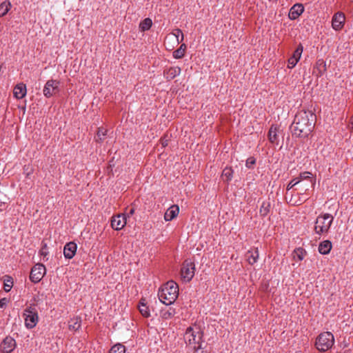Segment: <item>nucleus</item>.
<instances>
[{
    "label": "nucleus",
    "mask_w": 353,
    "mask_h": 353,
    "mask_svg": "<svg viewBox=\"0 0 353 353\" xmlns=\"http://www.w3.org/2000/svg\"><path fill=\"white\" fill-rule=\"evenodd\" d=\"M202 337L203 333L196 326L188 327L183 336L185 343L193 347L194 353H199Z\"/></svg>",
    "instance_id": "4"
},
{
    "label": "nucleus",
    "mask_w": 353,
    "mask_h": 353,
    "mask_svg": "<svg viewBox=\"0 0 353 353\" xmlns=\"http://www.w3.org/2000/svg\"><path fill=\"white\" fill-rule=\"evenodd\" d=\"M259 256L258 248H255L254 250H249L246 254L248 262L250 265L254 264Z\"/></svg>",
    "instance_id": "19"
},
{
    "label": "nucleus",
    "mask_w": 353,
    "mask_h": 353,
    "mask_svg": "<svg viewBox=\"0 0 353 353\" xmlns=\"http://www.w3.org/2000/svg\"><path fill=\"white\" fill-rule=\"evenodd\" d=\"M186 50L185 44L183 43L178 48V59H180L184 56L185 52Z\"/></svg>",
    "instance_id": "36"
},
{
    "label": "nucleus",
    "mask_w": 353,
    "mask_h": 353,
    "mask_svg": "<svg viewBox=\"0 0 353 353\" xmlns=\"http://www.w3.org/2000/svg\"><path fill=\"white\" fill-rule=\"evenodd\" d=\"M126 225V218L125 215L118 214L112 218L111 226L115 230H121Z\"/></svg>",
    "instance_id": "12"
},
{
    "label": "nucleus",
    "mask_w": 353,
    "mask_h": 353,
    "mask_svg": "<svg viewBox=\"0 0 353 353\" xmlns=\"http://www.w3.org/2000/svg\"><path fill=\"white\" fill-rule=\"evenodd\" d=\"M164 75L168 80H172L176 76V70L174 68H170L164 72Z\"/></svg>",
    "instance_id": "31"
},
{
    "label": "nucleus",
    "mask_w": 353,
    "mask_h": 353,
    "mask_svg": "<svg viewBox=\"0 0 353 353\" xmlns=\"http://www.w3.org/2000/svg\"><path fill=\"white\" fill-rule=\"evenodd\" d=\"M316 65L317 68L320 70V75L323 74V73L326 70V64L325 61L322 59H319L317 61Z\"/></svg>",
    "instance_id": "35"
},
{
    "label": "nucleus",
    "mask_w": 353,
    "mask_h": 353,
    "mask_svg": "<svg viewBox=\"0 0 353 353\" xmlns=\"http://www.w3.org/2000/svg\"><path fill=\"white\" fill-rule=\"evenodd\" d=\"M307 252L303 248H297L293 252V257L296 260L302 261L305 258Z\"/></svg>",
    "instance_id": "23"
},
{
    "label": "nucleus",
    "mask_w": 353,
    "mask_h": 353,
    "mask_svg": "<svg viewBox=\"0 0 353 353\" xmlns=\"http://www.w3.org/2000/svg\"><path fill=\"white\" fill-rule=\"evenodd\" d=\"M177 210H178V213H179V206H178Z\"/></svg>",
    "instance_id": "50"
},
{
    "label": "nucleus",
    "mask_w": 353,
    "mask_h": 353,
    "mask_svg": "<svg viewBox=\"0 0 353 353\" xmlns=\"http://www.w3.org/2000/svg\"><path fill=\"white\" fill-rule=\"evenodd\" d=\"M303 47L302 44L300 43L297 46L296 49L294 52V53H293L292 57H294L296 59L299 61V59H300V58L301 57V54L303 53Z\"/></svg>",
    "instance_id": "33"
},
{
    "label": "nucleus",
    "mask_w": 353,
    "mask_h": 353,
    "mask_svg": "<svg viewBox=\"0 0 353 353\" xmlns=\"http://www.w3.org/2000/svg\"><path fill=\"white\" fill-rule=\"evenodd\" d=\"M345 21V14L342 12H338L332 17V27L336 31L341 30L344 26Z\"/></svg>",
    "instance_id": "11"
},
{
    "label": "nucleus",
    "mask_w": 353,
    "mask_h": 353,
    "mask_svg": "<svg viewBox=\"0 0 353 353\" xmlns=\"http://www.w3.org/2000/svg\"><path fill=\"white\" fill-rule=\"evenodd\" d=\"M175 314V308L172 307H170L167 310H162V316L165 319L173 317Z\"/></svg>",
    "instance_id": "30"
},
{
    "label": "nucleus",
    "mask_w": 353,
    "mask_h": 353,
    "mask_svg": "<svg viewBox=\"0 0 353 353\" xmlns=\"http://www.w3.org/2000/svg\"><path fill=\"white\" fill-rule=\"evenodd\" d=\"M26 84L21 83L15 85L13 94L14 97L18 99H23L26 94Z\"/></svg>",
    "instance_id": "15"
},
{
    "label": "nucleus",
    "mask_w": 353,
    "mask_h": 353,
    "mask_svg": "<svg viewBox=\"0 0 353 353\" xmlns=\"http://www.w3.org/2000/svg\"><path fill=\"white\" fill-rule=\"evenodd\" d=\"M279 128L276 125H272L268 132V139L273 144H278Z\"/></svg>",
    "instance_id": "17"
},
{
    "label": "nucleus",
    "mask_w": 353,
    "mask_h": 353,
    "mask_svg": "<svg viewBox=\"0 0 353 353\" xmlns=\"http://www.w3.org/2000/svg\"><path fill=\"white\" fill-rule=\"evenodd\" d=\"M158 296L164 305H174L176 301V283L173 280L168 281L159 289Z\"/></svg>",
    "instance_id": "2"
},
{
    "label": "nucleus",
    "mask_w": 353,
    "mask_h": 353,
    "mask_svg": "<svg viewBox=\"0 0 353 353\" xmlns=\"http://www.w3.org/2000/svg\"><path fill=\"white\" fill-rule=\"evenodd\" d=\"M8 300L6 298L0 299V308H3L8 303Z\"/></svg>",
    "instance_id": "41"
},
{
    "label": "nucleus",
    "mask_w": 353,
    "mask_h": 353,
    "mask_svg": "<svg viewBox=\"0 0 353 353\" xmlns=\"http://www.w3.org/2000/svg\"><path fill=\"white\" fill-rule=\"evenodd\" d=\"M107 130L103 128H99L95 137V141L98 143H102L106 137Z\"/></svg>",
    "instance_id": "26"
},
{
    "label": "nucleus",
    "mask_w": 353,
    "mask_h": 353,
    "mask_svg": "<svg viewBox=\"0 0 353 353\" xmlns=\"http://www.w3.org/2000/svg\"><path fill=\"white\" fill-rule=\"evenodd\" d=\"M274 1H276L277 0H274Z\"/></svg>",
    "instance_id": "52"
},
{
    "label": "nucleus",
    "mask_w": 353,
    "mask_h": 353,
    "mask_svg": "<svg viewBox=\"0 0 353 353\" xmlns=\"http://www.w3.org/2000/svg\"><path fill=\"white\" fill-rule=\"evenodd\" d=\"M134 213V208H131L129 210V212H128V216H130V215H132Z\"/></svg>",
    "instance_id": "43"
},
{
    "label": "nucleus",
    "mask_w": 353,
    "mask_h": 353,
    "mask_svg": "<svg viewBox=\"0 0 353 353\" xmlns=\"http://www.w3.org/2000/svg\"><path fill=\"white\" fill-rule=\"evenodd\" d=\"M152 25V21L150 18H145L139 24V28L141 31L144 32L148 30Z\"/></svg>",
    "instance_id": "27"
},
{
    "label": "nucleus",
    "mask_w": 353,
    "mask_h": 353,
    "mask_svg": "<svg viewBox=\"0 0 353 353\" xmlns=\"http://www.w3.org/2000/svg\"><path fill=\"white\" fill-rule=\"evenodd\" d=\"M296 178L300 180V183L303 181H307L308 182L307 185L311 187L314 185L315 180L312 178V174L310 172H301Z\"/></svg>",
    "instance_id": "18"
},
{
    "label": "nucleus",
    "mask_w": 353,
    "mask_h": 353,
    "mask_svg": "<svg viewBox=\"0 0 353 353\" xmlns=\"http://www.w3.org/2000/svg\"><path fill=\"white\" fill-rule=\"evenodd\" d=\"M47 248H48L47 245L45 243V244H43V245L42 246V248L40 250L41 255L43 256L44 257L48 254Z\"/></svg>",
    "instance_id": "40"
},
{
    "label": "nucleus",
    "mask_w": 353,
    "mask_h": 353,
    "mask_svg": "<svg viewBox=\"0 0 353 353\" xmlns=\"http://www.w3.org/2000/svg\"><path fill=\"white\" fill-rule=\"evenodd\" d=\"M350 125L352 129H353V116L350 119Z\"/></svg>",
    "instance_id": "46"
},
{
    "label": "nucleus",
    "mask_w": 353,
    "mask_h": 353,
    "mask_svg": "<svg viewBox=\"0 0 353 353\" xmlns=\"http://www.w3.org/2000/svg\"><path fill=\"white\" fill-rule=\"evenodd\" d=\"M7 207V205L6 203L1 202L0 203V211L4 210Z\"/></svg>",
    "instance_id": "42"
},
{
    "label": "nucleus",
    "mask_w": 353,
    "mask_h": 353,
    "mask_svg": "<svg viewBox=\"0 0 353 353\" xmlns=\"http://www.w3.org/2000/svg\"><path fill=\"white\" fill-rule=\"evenodd\" d=\"M172 55L175 59H176V50L172 52Z\"/></svg>",
    "instance_id": "48"
},
{
    "label": "nucleus",
    "mask_w": 353,
    "mask_h": 353,
    "mask_svg": "<svg viewBox=\"0 0 353 353\" xmlns=\"http://www.w3.org/2000/svg\"><path fill=\"white\" fill-rule=\"evenodd\" d=\"M174 37H176V35L174 33L168 35L165 39V45H166L168 47H170V43L174 39Z\"/></svg>",
    "instance_id": "38"
},
{
    "label": "nucleus",
    "mask_w": 353,
    "mask_h": 353,
    "mask_svg": "<svg viewBox=\"0 0 353 353\" xmlns=\"http://www.w3.org/2000/svg\"><path fill=\"white\" fill-rule=\"evenodd\" d=\"M304 11V7L301 3L294 4L290 10L288 17L292 20L296 19Z\"/></svg>",
    "instance_id": "14"
},
{
    "label": "nucleus",
    "mask_w": 353,
    "mask_h": 353,
    "mask_svg": "<svg viewBox=\"0 0 353 353\" xmlns=\"http://www.w3.org/2000/svg\"><path fill=\"white\" fill-rule=\"evenodd\" d=\"M178 69H179V71H178V74H179L181 71V69L180 68H178Z\"/></svg>",
    "instance_id": "49"
},
{
    "label": "nucleus",
    "mask_w": 353,
    "mask_h": 353,
    "mask_svg": "<svg viewBox=\"0 0 353 353\" xmlns=\"http://www.w3.org/2000/svg\"><path fill=\"white\" fill-rule=\"evenodd\" d=\"M77 250V245L72 241L67 243L63 248V254L65 259H72Z\"/></svg>",
    "instance_id": "13"
},
{
    "label": "nucleus",
    "mask_w": 353,
    "mask_h": 353,
    "mask_svg": "<svg viewBox=\"0 0 353 353\" xmlns=\"http://www.w3.org/2000/svg\"><path fill=\"white\" fill-rule=\"evenodd\" d=\"M81 317L76 316L73 319H71L69 321V329L70 330L77 331L81 327Z\"/></svg>",
    "instance_id": "21"
},
{
    "label": "nucleus",
    "mask_w": 353,
    "mask_h": 353,
    "mask_svg": "<svg viewBox=\"0 0 353 353\" xmlns=\"http://www.w3.org/2000/svg\"><path fill=\"white\" fill-rule=\"evenodd\" d=\"M334 217L329 213L319 214L314 222V232L319 238L325 236L329 233L330 229L333 223Z\"/></svg>",
    "instance_id": "3"
},
{
    "label": "nucleus",
    "mask_w": 353,
    "mask_h": 353,
    "mask_svg": "<svg viewBox=\"0 0 353 353\" xmlns=\"http://www.w3.org/2000/svg\"><path fill=\"white\" fill-rule=\"evenodd\" d=\"M125 347L120 343L113 345L110 350L109 353H125Z\"/></svg>",
    "instance_id": "29"
},
{
    "label": "nucleus",
    "mask_w": 353,
    "mask_h": 353,
    "mask_svg": "<svg viewBox=\"0 0 353 353\" xmlns=\"http://www.w3.org/2000/svg\"><path fill=\"white\" fill-rule=\"evenodd\" d=\"M23 174L29 179L34 172L33 166L31 164L25 165L23 168Z\"/></svg>",
    "instance_id": "32"
},
{
    "label": "nucleus",
    "mask_w": 353,
    "mask_h": 353,
    "mask_svg": "<svg viewBox=\"0 0 353 353\" xmlns=\"http://www.w3.org/2000/svg\"><path fill=\"white\" fill-rule=\"evenodd\" d=\"M177 32H178V37H179V34H181V39L183 40V34L182 32L179 29L177 30Z\"/></svg>",
    "instance_id": "45"
},
{
    "label": "nucleus",
    "mask_w": 353,
    "mask_h": 353,
    "mask_svg": "<svg viewBox=\"0 0 353 353\" xmlns=\"http://www.w3.org/2000/svg\"><path fill=\"white\" fill-rule=\"evenodd\" d=\"M60 81L55 79H50L46 83L43 92L46 97L50 98L59 93Z\"/></svg>",
    "instance_id": "8"
},
{
    "label": "nucleus",
    "mask_w": 353,
    "mask_h": 353,
    "mask_svg": "<svg viewBox=\"0 0 353 353\" xmlns=\"http://www.w3.org/2000/svg\"><path fill=\"white\" fill-rule=\"evenodd\" d=\"M270 1H273V2H275L274 0H269Z\"/></svg>",
    "instance_id": "51"
},
{
    "label": "nucleus",
    "mask_w": 353,
    "mask_h": 353,
    "mask_svg": "<svg viewBox=\"0 0 353 353\" xmlns=\"http://www.w3.org/2000/svg\"><path fill=\"white\" fill-rule=\"evenodd\" d=\"M316 121V115L311 111H299L291 125L292 135L296 137H307L312 131Z\"/></svg>",
    "instance_id": "1"
},
{
    "label": "nucleus",
    "mask_w": 353,
    "mask_h": 353,
    "mask_svg": "<svg viewBox=\"0 0 353 353\" xmlns=\"http://www.w3.org/2000/svg\"><path fill=\"white\" fill-rule=\"evenodd\" d=\"M162 145H163V147L167 146L168 145V140H163L162 141Z\"/></svg>",
    "instance_id": "44"
},
{
    "label": "nucleus",
    "mask_w": 353,
    "mask_h": 353,
    "mask_svg": "<svg viewBox=\"0 0 353 353\" xmlns=\"http://www.w3.org/2000/svg\"><path fill=\"white\" fill-rule=\"evenodd\" d=\"M25 325L28 329L34 327L38 322V314L34 307H28L24 310Z\"/></svg>",
    "instance_id": "7"
},
{
    "label": "nucleus",
    "mask_w": 353,
    "mask_h": 353,
    "mask_svg": "<svg viewBox=\"0 0 353 353\" xmlns=\"http://www.w3.org/2000/svg\"><path fill=\"white\" fill-rule=\"evenodd\" d=\"M46 267L43 264L35 265L31 269L30 280L34 283H39L46 274Z\"/></svg>",
    "instance_id": "9"
},
{
    "label": "nucleus",
    "mask_w": 353,
    "mask_h": 353,
    "mask_svg": "<svg viewBox=\"0 0 353 353\" xmlns=\"http://www.w3.org/2000/svg\"><path fill=\"white\" fill-rule=\"evenodd\" d=\"M12 5L9 1H3L0 4V17L5 16L10 9Z\"/></svg>",
    "instance_id": "25"
},
{
    "label": "nucleus",
    "mask_w": 353,
    "mask_h": 353,
    "mask_svg": "<svg viewBox=\"0 0 353 353\" xmlns=\"http://www.w3.org/2000/svg\"><path fill=\"white\" fill-rule=\"evenodd\" d=\"M17 346L15 340L10 336H6L0 344V349L3 353H11Z\"/></svg>",
    "instance_id": "10"
},
{
    "label": "nucleus",
    "mask_w": 353,
    "mask_h": 353,
    "mask_svg": "<svg viewBox=\"0 0 353 353\" xmlns=\"http://www.w3.org/2000/svg\"><path fill=\"white\" fill-rule=\"evenodd\" d=\"M4 287L3 289L6 292L11 290L13 285V279L8 275H6L3 277Z\"/></svg>",
    "instance_id": "24"
},
{
    "label": "nucleus",
    "mask_w": 353,
    "mask_h": 353,
    "mask_svg": "<svg viewBox=\"0 0 353 353\" xmlns=\"http://www.w3.org/2000/svg\"><path fill=\"white\" fill-rule=\"evenodd\" d=\"M138 308L143 316L148 318L150 316V310L148 307L146 305L145 299H141L140 300Z\"/></svg>",
    "instance_id": "20"
},
{
    "label": "nucleus",
    "mask_w": 353,
    "mask_h": 353,
    "mask_svg": "<svg viewBox=\"0 0 353 353\" xmlns=\"http://www.w3.org/2000/svg\"><path fill=\"white\" fill-rule=\"evenodd\" d=\"M334 343V335L330 332H325L316 338L315 345L319 351L325 352L332 347Z\"/></svg>",
    "instance_id": "5"
},
{
    "label": "nucleus",
    "mask_w": 353,
    "mask_h": 353,
    "mask_svg": "<svg viewBox=\"0 0 353 353\" xmlns=\"http://www.w3.org/2000/svg\"><path fill=\"white\" fill-rule=\"evenodd\" d=\"M195 274V264L191 259L184 261L181 269V279L184 283L190 282Z\"/></svg>",
    "instance_id": "6"
},
{
    "label": "nucleus",
    "mask_w": 353,
    "mask_h": 353,
    "mask_svg": "<svg viewBox=\"0 0 353 353\" xmlns=\"http://www.w3.org/2000/svg\"><path fill=\"white\" fill-rule=\"evenodd\" d=\"M298 61H299L296 59L294 57H290L288 59V68H293L296 65Z\"/></svg>",
    "instance_id": "39"
},
{
    "label": "nucleus",
    "mask_w": 353,
    "mask_h": 353,
    "mask_svg": "<svg viewBox=\"0 0 353 353\" xmlns=\"http://www.w3.org/2000/svg\"><path fill=\"white\" fill-rule=\"evenodd\" d=\"M270 210V203L269 202H263L259 210V213L262 216L268 215Z\"/></svg>",
    "instance_id": "28"
},
{
    "label": "nucleus",
    "mask_w": 353,
    "mask_h": 353,
    "mask_svg": "<svg viewBox=\"0 0 353 353\" xmlns=\"http://www.w3.org/2000/svg\"><path fill=\"white\" fill-rule=\"evenodd\" d=\"M176 205H172L170 208H168L164 214L165 220L166 221H171L173 219H174L176 216Z\"/></svg>",
    "instance_id": "22"
},
{
    "label": "nucleus",
    "mask_w": 353,
    "mask_h": 353,
    "mask_svg": "<svg viewBox=\"0 0 353 353\" xmlns=\"http://www.w3.org/2000/svg\"><path fill=\"white\" fill-rule=\"evenodd\" d=\"M299 183H300V180L296 177L292 179L287 186V190H289L292 189L293 187H294L296 185H298Z\"/></svg>",
    "instance_id": "37"
},
{
    "label": "nucleus",
    "mask_w": 353,
    "mask_h": 353,
    "mask_svg": "<svg viewBox=\"0 0 353 353\" xmlns=\"http://www.w3.org/2000/svg\"><path fill=\"white\" fill-rule=\"evenodd\" d=\"M233 171L230 168H225L223 171V176L225 178L227 181H230L232 178Z\"/></svg>",
    "instance_id": "34"
},
{
    "label": "nucleus",
    "mask_w": 353,
    "mask_h": 353,
    "mask_svg": "<svg viewBox=\"0 0 353 353\" xmlns=\"http://www.w3.org/2000/svg\"><path fill=\"white\" fill-rule=\"evenodd\" d=\"M248 163L254 164V163H255V161L254 159H250V161H247V165Z\"/></svg>",
    "instance_id": "47"
},
{
    "label": "nucleus",
    "mask_w": 353,
    "mask_h": 353,
    "mask_svg": "<svg viewBox=\"0 0 353 353\" xmlns=\"http://www.w3.org/2000/svg\"><path fill=\"white\" fill-rule=\"evenodd\" d=\"M332 244L330 241L325 240L320 243L319 245V252L320 254L325 255L330 252Z\"/></svg>",
    "instance_id": "16"
}]
</instances>
